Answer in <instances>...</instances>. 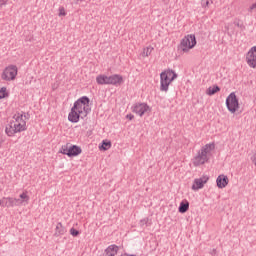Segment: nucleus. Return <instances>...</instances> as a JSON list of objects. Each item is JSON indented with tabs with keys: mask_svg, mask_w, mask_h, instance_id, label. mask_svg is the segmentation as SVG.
<instances>
[{
	"mask_svg": "<svg viewBox=\"0 0 256 256\" xmlns=\"http://www.w3.org/2000/svg\"><path fill=\"white\" fill-rule=\"evenodd\" d=\"M29 195L27 191L19 195V198H15L14 204L15 207H21V205H29Z\"/></svg>",
	"mask_w": 256,
	"mask_h": 256,
	"instance_id": "10",
	"label": "nucleus"
},
{
	"mask_svg": "<svg viewBox=\"0 0 256 256\" xmlns=\"http://www.w3.org/2000/svg\"><path fill=\"white\" fill-rule=\"evenodd\" d=\"M226 107L230 113H237L239 111V98H237L235 92L230 93L226 98Z\"/></svg>",
	"mask_w": 256,
	"mask_h": 256,
	"instance_id": "6",
	"label": "nucleus"
},
{
	"mask_svg": "<svg viewBox=\"0 0 256 256\" xmlns=\"http://www.w3.org/2000/svg\"><path fill=\"white\" fill-rule=\"evenodd\" d=\"M15 198L13 197H3L0 199V207H6L9 209V207H15Z\"/></svg>",
	"mask_w": 256,
	"mask_h": 256,
	"instance_id": "13",
	"label": "nucleus"
},
{
	"mask_svg": "<svg viewBox=\"0 0 256 256\" xmlns=\"http://www.w3.org/2000/svg\"><path fill=\"white\" fill-rule=\"evenodd\" d=\"M58 11H59L58 13L59 17H65V15H67V12L65 11L64 7H60Z\"/></svg>",
	"mask_w": 256,
	"mask_h": 256,
	"instance_id": "26",
	"label": "nucleus"
},
{
	"mask_svg": "<svg viewBox=\"0 0 256 256\" xmlns=\"http://www.w3.org/2000/svg\"><path fill=\"white\" fill-rule=\"evenodd\" d=\"M1 143H3V140H1V138H0V147H1Z\"/></svg>",
	"mask_w": 256,
	"mask_h": 256,
	"instance_id": "35",
	"label": "nucleus"
},
{
	"mask_svg": "<svg viewBox=\"0 0 256 256\" xmlns=\"http://www.w3.org/2000/svg\"><path fill=\"white\" fill-rule=\"evenodd\" d=\"M148 221H149L148 219H143V220H141V221H140V226H141V227H144V225H147Z\"/></svg>",
	"mask_w": 256,
	"mask_h": 256,
	"instance_id": "30",
	"label": "nucleus"
},
{
	"mask_svg": "<svg viewBox=\"0 0 256 256\" xmlns=\"http://www.w3.org/2000/svg\"><path fill=\"white\" fill-rule=\"evenodd\" d=\"M109 85H115L116 87H119V85H123V76L119 74L109 76Z\"/></svg>",
	"mask_w": 256,
	"mask_h": 256,
	"instance_id": "14",
	"label": "nucleus"
},
{
	"mask_svg": "<svg viewBox=\"0 0 256 256\" xmlns=\"http://www.w3.org/2000/svg\"><path fill=\"white\" fill-rule=\"evenodd\" d=\"M96 82L98 85H109V76L99 75L96 77Z\"/></svg>",
	"mask_w": 256,
	"mask_h": 256,
	"instance_id": "18",
	"label": "nucleus"
},
{
	"mask_svg": "<svg viewBox=\"0 0 256 256\" xmlns=\"http://www.w3.org/2000/svg\"><path fill=\"white\" fill-rule=\"evenodd\" d=\"M70 234L72 235V237H77V235H79V231L75 230V228H71Z\"/></svg>",
	"mask_w": 256,
	"mask_h": 256,
	"instance_id": "27",
	"label": "nucleus"
},
{
	"mask_svg": "<svg viewBox=\"0 0 256 256\" xmlns=\"http://www.w3.org/2000/svg\"><path fill=\"white\" fill-rule=\"evenodd\" d=\"M22 131H27V114L23 112L14 114L5 129L8 137H13L15 133H21Z\"/></svg>",
	"mask_w": 256,
	"mask_h": 256,
	"instance_id": "2",
	"label": "nucleus"
},
{
	"mask_svg": "<svg viewBox=\"0 0 256 256\" xmlns=\"http://www.w3.org/2000/svg\"><path fill=\"white\" fill-rule=\"evenodd\" d=\"M211 4H213V0H201L202 7H209Z\"/></svg>",
	"mask_w": 256,
	"mask_h": 256,
	"instance_id": "24",
	"label": "nucleus"
},
{
	"mask_svg": "<svg viewBox=\"0 0 256 256\" xmlns=\"http://www.w3.org/2000/svg\"><path fill=\"white\" fill-rule=\"evenodd\" d=\"M248 11L250 13H253V11H256V2L253 3L249 8H248Z\"/></svg>",
	"mask_w": 256,
	"mask_h": 256,
	"instance_id": "29",
	"label": "nucleus"
},
{
	"mask_svg": "<svg viewBox=\"0 0 256 256\" xmlns=\"http://www.w3.org/2000/svg\"><path fill=\"white\" fill-rule=\"evenodd\" d=\"M90 111L91 107H89V98H87V96H83L74 103V106L68 115V121L71 123H79V119H85V117L89 115Z\"/></svg>",
	"mask_w": 256,
	"mask_h": 256,
	"instance_id": "1",
	"label": "nucleus"
},
{
	"mask_svg": "<svg viewBox=\"0 0 256 256\" xmlns=\"http://www.w3.org/2000/svg\"><path fill=\"white\" fill-rule=\"evenodd\" d=\"M65 233H67V230H65V227H63V224L61 222H59L56 225V229H55V237H60V235H65Z\"/></svg>",
	"mask_w": 256,
	"mask_h": 256,
	"instance_id": "17",
	"label": "nucleus"
},
{
	"mask_svg": "<svg viewBox=\"0 0 256 256\" xmlns=\"http://www.w3.org/2000/svg\"><path fill=\"white\" fill-rule=\"evenodd\" d=\"M17 77V66H8L2 74L4 81H13Z\"/></svg>",
	"mask_w": 256,
	"mask_h": 256,
	"instance_id": "8",
	"label": "nucleus"
},
{
	"mask_svg": "<svg viewBox=\"0 0 256 256\" xmlns=\"http://www.w3.org/2000/svg\"><path fill=\"white\" fill-rule=\"evenodd\" d=\"M100 149L102 151H109V149H111V141H107V140L102 141V145Z\"/></svg>",
	"mask_w": 256,
	"mask_h": 256,
	"instance_id": "22",
	"label": "nucleus"
},
{
	"mask_svg": "<svg viewBox=\"0 0 256 256\" xmlns=\"http://www.w3.org/2000/svg\"><path fill=\"white\" fill-rule=\"evenodd\" d=\"M105 253L107 256H115L117 253H119V246L110 245L108 248H106Z\"/></svg>",
	"mask_w": 256,
	"mask_h": 256,
	"instance_id": "16",
	"label": "nucleus"
},
{
	"mask_svg": "<svg viewBox=\"0 0 256 256\" xmlns=\"http://www.w3.org/2000/svg\"><path fill=\"white\" fill-rule=\"evenodd\" d=\"M215 149V144H206L204 145L197 155L193 158V165L194 167H200V165H205V163L209 162V159H211V151Z\"/></svg>",
	"mask_w": 256,
	"mask_h": 256,
	"instance_id": "3",
	"label": "nucleus"
},
{
	"mask_svg": "<svg viewBox=\"0 0 256 256\" xmlns=\"http://www.w3.org/2000/svg\"><path fill=\"white\" fill-rule=\"evenodd\" d=\"M248 65H256V46H253L246 55Z\"/></svg>",
	"mask_w": 256,
	"mask_h": 256,
	"instance_id": "12",
	"label": "nucleus"
},
{
	"mask_svg": "<svg viewBox=\"0 0 256 256\" xmlns=\"http://www.w3.org/2000/svg\"><path fill=\"white\" fill-rule=\"evenodd\" d=\"M219 91H221V88H219V86H212L207 89L206 93L211 96L215 95V93H219Z\"/></svg>",
	"mask_w": 256,
	"mask_h": 256,
	"instance_id": "20",
	"label": "nucleus"
},
{
	"mask_svg": "<svg viewBox=\"0 0 256 256\" xmlns=\"http://www.w3.org/2000/svg\"><path fill=\"white\" fill-rule=\"evenodd\" d=\"M207 181H209V176H207V175H204L200 178H196L192 185V190L199 191V189H203V187H205V184L207 183Z\"/></svg>",
	"mask_w": 256,
	"mask_h": 256,
	"instance_id": "9",
	"label": "nucleus"
},
{
	"mask_svg": "<svg viewBox=\"0 0 256 256\" xmlns=\"http://www.w3.org/2000/svg\"><path fill=\"white\" fill-rule=\"evenodd\" d=\"M126 119H129V121H133V119H135V116L133 114H128L126 116Z\"/></svg>",
	"mask_w": 256,
	"mask_h": 256,
	"instance_id": "31",
	"label": "nucleus"
},
{
	"mask_svg": "<svg viewBox=\"0 0 256 256\" xmlns=\"http://www.w3.org/2000/svg\"><path fill=\"white\" fill-rule=\"evenodd\" d=\"M81 152H82L81 147L70 144L68 157H77V155H81Z\"/></svg>",
	"mask_w": 256,
	"mask_h": 256,
	"instance_id": "15",
	"label": "nucleus"
},
{
	"mask_svg": "<svg viewBox=\"0 0 256 256\" xmlns=\"http://www.w3.org/2000/svg\"><path fill=\"white\" fill-rule=\"evenodd\" d=\"M177 79V74L173 70H166L160 74V91L167 93L169 86Z\"/></svg>",
	"mask_w": 256,
	"mask_h": 256,
	"instance_id": "4",
	"label": "nucleus"
},
{
	"mask_svg": "<svg viewBox=\"0 0 256 256\" xmlns=\"http://www.w3.org/2000/svg\"><path fill=\"white\" fill-rule=\"evenodd\" d=\"M234 25H237V27H239V23H237V22H234Z\"/></svg>",
	"mask_w": 256,
	"mask_h": 256,
	"instance_id": "34",
	"label": "nucleus"
},
{
	"mask_svg": "<svg viewBox=\"0 0 256 256\" xmlns=\"http://www.w3.org/2000/svg\"><path fill=\"white\" fill-rule=\"evenodd\" d=\"M251 160H252V163H254V165L256 166V155H254V156L251 158Z\"/></svg>",
	"mask_w": 256,
	"mask_h": 256,
	"instance_id": "33",
	"label": "nucleus"
},
{
	"mask_svg": "<svg viewBox=\"0 0 256 256\" xmlns=\"http://www.w3.org/2000/svg\"><path fill=\"white\" fill-rule=\"evenodd\" d=\"M69 146H70V144H66V145L62 146L61 151H60L63 155H67L68 157H69Z\"/></svg>",
	"mask_w": 256,
	"mask_h": 256,
	"instance_id": "23",
	"label": "nucleus"
},
{
	"mask_svg": "<svg viewBox=\"0 0 256 256\" xmlns=\"http://www.w3.org/2000/svg\"><path fill=\"white\" fill-rule=\"evenodd\" d=\"M6 95H7V88H1L0 89V99H5Z\"/></svg>",
	"mask_w": 256,
	"mask_h": 256,
	"instance_id": "25",
	"label": "nucleus"
},
{
	"mask_svg": "<svg viewBox=\"0 0 256 256\" xmlns=\"http://www.w3.org/2000/svg\"><path fill=\"white\" fill-rule=\"evenodd\" d=\"M197 45V38L194 34H188L182 38L178 45V51L181 53H189Z\"/></svg>",
	"mask_w": 256,
	"mask_h": 256,
	"instance_id": "5",
	"label": "nucleus"
},
{
	"mask_svg": "<svg viewBox=\"0 0 256 256\" xmlns=\"http://www.w3.org/2000/svg\"><path fill=\"white\" fill-rule=\"evenodd\" d=\"M225 29L228 31V33H233V24H227Z\"/></svg>",
	"mask_w": 256,
	"mask_h": 256,
	"instance_id": "28",
	"label": "nucleus"
},
{
	"mask_svg": "<svg viewBox=\"0 0 256 256\" xmlns=\"http://www.w3.org/2000/svg\"><path fill=\"white\" fill-rule=\"evenodd\" d=\"M7 5V0H0V7Z\"/></svg>",
	"mask_w": 256,
	"mask_h": 256,
	"instance_id": "32",
	"label": "nucleus"
},
{
	"mask_svg": "<svg viewBox=\"0 0 256 256\" xmlns=\"http://www.w3.org/2000/svg\"><path fill=\"white\" fill-rule=\"evenodd\" d=\"M253 69H255L256 65H252Z\"/></svg>",
	"mask_w": 256,
	"mask_h": 256,
	"instance_id": "36",
	"label": "nucleus"
},
{
	"mask_svg": "<svg viewBox=\"0 0 256 256\" xmlns=\"http://www.w3.org/2000/svg\"><path fill=\"white\" fill-rule=\"evenodd\" d=\"M179 213H187L189 211V201L183 200L178 208Z\"/></svg>",
	"mask_w": 256,
	"mask_h": 256,
	"instance_id": "19",
	"label": "nucleus"
},
{
	"mask_svg": "<svg viewBox=\"0 0 256 256\" xmlns=\"http://www.w3.org/2000/svg\"><path fill=\"white\" fill-rule=\"evenodd\" d=\"M151 53H153V47L148 46L143 49L142 53L140 54V57H149Z\"/></svg>",
	"mask_w": 256,
	"mask_h": 256,
	"instance_id": "21",
	"label": "nucleus"
},
{
	"mask_svg": "<svg viewBox=\"0 0 256 256\" xmlns=\"http://www.w3.org/2000/svg\"><path fill=\"white\" fill-rule=\"evenodd\" d=\"M216 185L218 189H225L229 185V177L225 174H221L216 179Z\"/></svg>",
	"mask_w": 256,
	"mask_h": 256,
	"instance_id": "11",
	"label": "nucleus"
},
{
	"mask_svg": "<svg viewBox=\"0 0 256 256\" xmlns=\"http://www.w3.org/2000/svg\"><path fill=\"white\" fill-rule=\"evenodd\" d=\"M132 112L139 115V117H143L145 113H151V107L147 103H138L132 107Z\"/></svg>",
	"mask_w": 256,
	"mask_h": 256,
	"instance_id": "7",
	"label": "nucleus"
}]
</instances>
